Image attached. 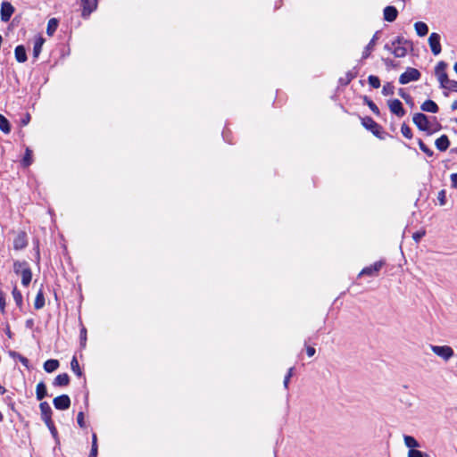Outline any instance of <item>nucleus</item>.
Listing matches in <instances>:
<instances>
[{"label":"nucleus","instance_id":"obj_1","mask_svg":"<svg viewBox=\"0 0 457 457\" xmlns=\"http://www.w3.org/2000/svg\"><path fill=\"white\" fill-rule=\"evenodd\" d=\"M361 125L370 130L378 138L383 139L381 135L382 127L377 123L371 117L366 116L361 119Z\"/></svg>","mask_w":457,"mask_h":457},{"label":"nucleus","instance_id":"obj_2","mask_svg":"<svg viewBox=\"0 0 457 457\" xmlns=\"http://www.w3.org/2000/svg\"><path fill=\"white\" fill-rule=\"evenodd\" d=\"M447 67L446 62L440 61L435 67V75L436 76L441 87L445 88L447 87L451 79H449L445 69Z\"/></svg>","mask_w":457,"mask_h":457},{"label":"nucleus","instance_id":"obj_3","mask_svg":"<svg viewBox=\"0 0 457 457\" xmlns=\"http://www.w3.org/2000/svg\"><path fill=\"white\" fill-rule=\"evenodd\" d=\"M430 349L436 355L442 358L445 361H449L454 355L453 348L449 345H430Z\"/></svg>","mask_w":457,"mask_h":457},{"label":"nucleus","instance_id":"obj_4","mask_svg":"<svg viewBox=\"0 0 457 457\" xmlns=\"http://www.w3.org/2000/svg\"><path fill=\"white\" fill-rule=\"evenodd\" d=\"M420 76L421 74L419 71V70L408 67L406 71L400 75L399 83L402 85H405L411 81H417L420 79Z\"/></svg>","mask_w":457,"mask_h":457},{"label":"nucleus","instance_id":"obj_5","mask_svg":"<svg viewBox=\"0 0 457 457\" xmlns=\"http://www.w3.org/2000/svg\"><path fill=\"white\" fill-rule=\"evenodd\" d=\"M412 121L420 130L428 131L429 135L431 134V132L428 131L429 121L427 115L422 112H417L413 115Z\"/></svg>","mask_w":457,"mask_h":457},{"label":"nucleus","instance_id":"obj_6","mask_svg":"<svg viewBox=\"0 0 457 457\" xmlns=\"http://www.w3.org/2000/svg\"><path fill=\"white\" fill-rule=\"evenodd\" d=\"M387 105L390 112L397 117H403L405 115V110L403 104L398 99H391L387 101Z\"/></svg>","mask_w":457,"mask_h":457},{"label":"nucleus","instance_id":"obj_7","mask_svg":"<svg viewBox=\"0 0 457 457\" xmlns=\"http://www.w3.org/2000/svg\"><path fill=\"white\" fill-rule=\"evenodd\" d=\"M440 39V35L436 32L431 33L428 37V45L434 55H438L442 51Z\"/></svg>","mask_w":457,"mask_h":457},{"label":"nucleus","instance_id":"obj_8","mask_svg":"<svg viewBox=\"0 0 457 457\" xmlns=\"http://www.w3.org/2000/svg\"><path fill=\"white\" fill-rule=\"evenodd\" d=\"M14 7L10 2H3L1 4L0 16L1 21L4 22H7L10 21L12 15L14 12Z\"/></svg>","mask_w":457,"mask_h":457},{"label":"nucleus","instance_id":"obj_9","mask_svg":"<svg viewBox=\"0 0 457 457\" xmlns=\"http://www.w3.org/2000/svg\"><path fill=\"white\" fill-rule=\"evenodd\" d=\"M53 403L55 409L64 411L70 408L71 399L68 395H61L54 399Z\"/></svg>","mask_w":457,"mask_h":457},{"label":"nucleus","instance_id":"obj_10","mask_svg":"<svg viewBox=\"0 0 457 457\" xmlns=\"http://www.w3.org/2000/svg\"><path fill=\"white\" fill-rule=\"evenodd\" d=\"M82 5V17L87 18L96 8L98 0H80Z\"/></svg>","mask_w":457,"mask_h":457},{"label":"nucleus","instance_id":"obj_11","mask_svg":"<svg viewBox=\"0 0 457 457\" xmlns=\"http://www.w3.org/2000/svg\"><path fill=\"white\" fill-rule=\"evenodd\" d=\"M383 265H384L383 261L376 262L372 265L362 269V270L360 272L359 276H363V275L376 276L378 273V271L381 270Z\"/></svg>","mask_w":457,"mask_h":457},{"label":"nucleus","instance_id":"obj_12","mask_svg":"<svg viewBox=\"0 0 457 457\" xmlns=\"http://www.w3.org/2000/svg\"><path fill=\"white\" fill-rule=\"evenodd\" d=\"M28 245L27 235L25 232H20L13 239V248L15 250H22Z\"/></svg>","mask_w":457,"mask_h":457},{"label":"nucleus","instance_id":"obj_13","mask_svg":"<svg viewBox=\"0 0 457 457\" xmlns=\"http://www.w3.org/2000/svg\"><path fill=\"white\" fill-rule=\"evenodd\" d=\"M398 15L397 9L393 5H388L384 9V20L388 22H393L396 20Z\"/></svg>","mask_w":457,"mask_h":457},{"label":"nucleus","instance_id":"obj_14","mask_svg":"<svg viewBox=\"0 0 457 457\" xmlns=\"http://www.w3.org/2000/svg\"><path fill=\"white\" fill-rule=\"evenodd\" d=\"M423 112L436 113L439 110L438 105L433 100L428 99L420 105Z\"/></svg>","mask_w":457,"mask_h":457},{"label":"nucleus","instance_id":"obj_15","mask_svg":"<svg viewBox=\"0 0 457 457\" xmlns=\"http://www.w3.org/2000/svg\"><path fill=\"white\" fill-rule=\"evenodd\" d=\"M436 147L441 152H445L450 145V140L446 135H442L435 142Z\"/></svg>","mask_w":457,"mask_h":457},{"label":"nucleus","instance_id":"obj_16","mask_svg":"<svg viewBox=\"0 0 457 457\" xmlns=\"http://www.w3.org/2000/svg\"><path fill=\"white\" fill-rule=\"evenodd\" d=\"M15 59L18 62H25L28 59L24 46L19 45L14 50Z\"/></svg>","mask_w":457,"mask_h":457},{"label":"nucleus","instance_id":"obj_17","mask_svg":"<svg viewBox=\"0 0 457 457\" xmlns=\"http://www.w3.org/2000/svg\"><path fill=\"white\" fill-rule=\"evenodd\" d=\"M21 284L24 287H28L32 279V272L30 267H27L21 270Z\"/></svg>","mask_w":457,"mask_h":457},{"label":"nucleus","instance_id":"obj_18","mask_svg":"<svg viewBox=\"0 0 457 457\" xmlns=\"http://www.w3.org/2000/svg\"><path fill=\"white\" fill-rule=\"evenodd\" d=\"M378 32H376L374 34L371 40L369 42V44L364 48V50L362 52V56H361L362 59H366L370 56V54L371 51L373 50V47L376 44V41L378 39Z\"/></svg>","mask_w":457,"mask_h":457},{"label":"nucleus","instance_id":"obj_19","mask_svg":"<svg viewBox=\"0 0 457 457\" xmlns=\"http://www.w3.org/2000/svg\"><path fill=\"white\" fill-rule=\"evenodd\" d=\"M70 382V377L67 373L59 374L54 378L53 384L54 386H64Z\"/></svg>","mask_w":457,"mask_h":457},{"label":"nucleus","instance_id":"obj_20","mask_svg":"<svg viewBox=\"0 0 457 457\" xmlns=\"http://www.w3.org/2000/svg\"><path fill=\"white\" fill-rule=\"evenodd\" d=\"M47 395L46 386L43 381H40L36 387V397L38 401L43 400Z\"/></svg>","mask_w":457,"mask_h":457},{"label":"nucleus","instance_id":"obj_21","mask_svg":"<svg viewBox=\"0 0 457 457\" xmlns=\"http://www.w3.org/2000/svg\"><path fill=\"white\" fill-rule=\"evenodd\" d=\"M60 363L58 360L55 359H50L45 361L44 363V370L47 373H51L54 370H56L59 367Z\"/></svg>","mask_w":457,"mask_h":457},{"label":"nucleus","instance_id":"obj_22","mask_svg":"<svg viewBox=\"0 0 457 457\" xmlns=\"http://www.w3.org/2000/svg\"><path fill=\"white\" fill-rule=\"evenodd\" d=\"M414 29L416 30L417 35L420 37H424L428 33V27L423 21L415 22Z\"/></svg>","mask_w":457,"mask_h":457},{"label":"nucleus","instance_id":"obj_23","mask_svg":"<svg viewBox=\"0 0 457 457\" xmlns=\"http://www.w3.org/2000/svg\"><path fill=\"white\" fill-rule=\"evenodd\" d=\"M45 43V39L42 37H38L35 42L33 46V57L37 58L42 51L43 45Z\"/></svg>","mask_w":457,"mask_h":457},{"label":"nucleus","instance_id":"obj_24","mask_svg":"<svg viewBox=\"0 0 457 457\" xmlns=\"http://www.w3.org/2000/svg\"><path fill=\"white\" fill-rule=\"evenodd\" d=\"M41 419L52 416L53 411L47 402H41L39 404Z\"/></svg>","mask_w":457,"mask_h":457},{"label":"nucleus","instance_id":"obj_25","mask_svg":"<svg viewBox=\"0 0 457 457\" xmlns=\"http://www.w3.org/2000/svg\"><path fill=\"white\" fill-rule=\"evenodd\" d=\"M44 306H45V296H44L42 289H40L36 295V299L34 302V307L36 310H40Z\"/></svg>","mask_w":457,"mask_h":457},{"label":"nucleus","instance_id":"obj_26","mask_svg":"<svg viewBox=\"0 0 457 457\" xmlns=\"http://www.w3.org/2000/svg\"><path fill=\"white\" fill-rule=\"evenodd\" d=\"M403 441L405 445L411 449H415L420 446L419 442L411 436H404Z\"/></svg>","mask_w":457,"mask_h":457},{"label":"nucleus","instance_id":"obj_27","mask_svg":"<svg viewBox=\"0 0 457 457\" xmlns=\"http://www.w3.org/2000/svg\"><path fill=\"white\" fill-rule=\"evenodd\" d=\"M0 129L5 134L10 133L11 131V125L9 120L0 113Z\"/></svg>","mask_w":457,"mask_h":457},{"label":"nucleus","instance_id":"obj_28","mask_svg":"<svg viewBox=\"0 0 457 457\" xmlns=\"http://www.w3.org/2000/svg\"><path fill=\"white\" fill-rule=\"evenodd\" d=\"M29 263L26 261H15L13 262V271L17 275L21 274V270L29 267Z\"/></svg>","mask_w":457,"mask_h":457},{"label":"nucleus","instance_id":"obj_29","mask_svg":"<svg viewBox=\"0 0 457 457\" xmlns=\"http://www.w3.org/2000/svg\"><path fill=\"white\" fill-rule=\"evenodd\" d=\"M363 102L365 104H367L369 106V108L371 110V112L378 116L380 114V111L378 109V107L376 105V104L370 100L368 96H364L363 97Z\"/></svg>","mask_w":457,"mask_h":457},{"label":"nucleus","instance_id":"obj_30","mask_svg":"<svg viewBox=\"0 0 457 457\" xmlns=\"http://www.w3.org/2000/svg\"><path fill=\"white\" fill-rule=\"evenodd\" d=\"M57 27H58V21L55 18L50 19L48 21V24H47L46 33L49 36H52L55 32Z\"/></svg>","mask_w":457,"mask_h":457},{"label":"nucleus","instance_id":"obj_31","mask_svg":"<svg viewBox=\"0 0 457 457\" xmlns=\"http://www.w3.org/2000/svg\"><path fill=\"white\" fill-rule=\"evenodd\" d=\"M392 54L397 58L404 57L407 54V49L403 46H395Z\"/></svg>","mask_w":457,"mask_h":457},{"label":"nucleus","instance_id":"obj_32","mask_svg":"<svg viewBox=\"0 0 457 457\" xmlns=\"http://www.w3.org/2000/svg\"><path fill=\"white\" fill-rule=\"evenodd\" d=\"M398 95L405 101L407 104H409L411 107H413L414 102L412 97L407 94L403 88H399Z\"/></svg>","mask_w":457,"mask_h":457},{"label":"nucleus","instance_id":"obj_33","mask_svg":"<svg viewBox=\"0 0 457 457\" xmlns=\"http://www.w3.org/2000/svg\"><path fill=\"white\" fill-rule=\"evenodd\" d=\"M71 370L78 376V377H81L82 376V371L80 370V367H79V361L77 360V358L75 356H73L71 361Z\"/></svg>","mask_w":457,"mask_h":457},{"label":"nucleus","instance_id":"obj_34","mask_svg":"<svg viewBox=\"0 0 457 457\" xmlns=\"http://www.w3.org/2000/svg\"><path fill=\"white\" fill-rule=\"evenodd\" d=\"M32 151L29 148H26L25 155L21 161V164L23 167H29L32 163L31 159Z\"/></svg>","mask_w":457,"mask_h":457},{"label":"nucleus","instance_id":"obj_35","mask_svg":"<svg viewBox=\"0 0 457 457\" xmlns=\"http://www.w3.org/2000/svg\"><path fill=\"white\" fill-rule=\"evenodd\" d=\"M356 77V73H353L352 71H348L345 74V78L339 79V83L343 86L348 85L354 78Z\"/></svg>","mask_w":457,"mask_h":457},{"label":"nucleus","instance_id":"obj_36","mask_svg":"<svg viewBox=\"0 0 457 457\" xmlns=\"http://www.w3.org/2000/svg\"><path fill=\"white\" fill-rule=\"evenodd\" d=\"M12 296L13 299L17 304L18 307L21 308L22 306V295L21 293L17 289V287H14L12 290Z\"/></svg>","mask_w":457,"mask_h":457},{"label":"nucleus","instance_id":"obj_37","mask_svg":"<svg viewBox=\"0 0 457 457\" xmlns=\"http://www.w3.org/2000/svg\"><path fill=\"white\" fill-rule=\"evenodd\" d=\"M401 132L403 136L408 139H411L413 137L411 128L406 123L402 124Z\"/></svg>","mask_w":457,"mask_h":457},{"label":"nucleus","instance_id":"obj_38","mask_svg":"<svg viewBox=\"0 0 457 457\" xmlns=\"http://www.w3.org/2000/svg\"><path fill=\"white\" fill-rule=\"evenodd\" d=\"M418 145L420 146V149L424 153L426 154L428 156L431 157L433 156L434 154V152L429 148L428 147L425 143L420 139L419 138L418 139Z\"/></svg>","mask_w":457,"mask_h":457},{"label":"nucleus","instance_id":"obj_39","mask_svg":"<svg viewBox=\"0 0 457 457\" xmlns=\"http://www.w3.org/2000/svg\"><path fill=\"white\" fill-rule=\"evenodd\" d=\"M368 82L373 88H378L380 87V79L375 75H370L368 77Z\"/></svg>","mask_w":457,"mask_h":457},{"label":"nucleus","instance_id":"obj_40","mask_svg":"<svg viewBox=\"0 0 457 457\" xmlns=\"http://www.w3.org/2000/svg\"><path fill=\"white\" fill-rule=\"evenodd\" d=\"M427 453L417 449H411L408 452V457H426Z\"/></svg>","mask_w":457,"mask_h":457},{"label":"nucleus","instance_id":"obj_41","mask_svg":"<svg viewBox=\"0 0 457 457\" xmlns=\"http://www.w3.org/2000/svg\"><path fill=\"white\" fill-rule=\"evenodd\" d=\"M437 200L440 205H445L446 204V191L442 189L437 194Z\"/></svg>","mask_w":457,"mask_h":457},{"label":"nucleus","instance_id":"obj_42","mask_svg":"<svg viewBox=\"0 0 457 457\" xmlns=\"http://www.w3.org/2000/svg\"><path fill=\"white\" fill-rule=\"evenodd\" d=\"M382 94L384 96L393 95L394 94V87L390 83H386L383 87Z\"/></svg>","mask_w":457,"mask_h":457},{"label":"nucleus","instance_id":"obj_43","mask_svg":"<svg viewBox=\"0 0 457 457\" xmlns=\"http://www.w3.org/2000/svg\"><path fill=\"white\" fill-rule=\"evenodd\" d=\"M48 429H49L52 436L54 437L55 444L60 445V439H59L58 432H57L55 426L54 425V426L48 428Z\"/></svg>","mask_w":457,"mask_h":457},{"label":"nucleus","instance_id":"obj_44","mask_svg":"<svg viewBox=\"0 0 457 457\" xmlns=\"http://www.w3.org/2000/svg\"><path fill=\"white\" fill-rule=\"evenodd\" d=\"M77 422H78V425L84 428L86 427V424H85V420H84V412L83 411H79L77 415Z\"/></svg>","mask_w":457,"mask_h":457},{"label":"nucleus","instance_id":"obj_45","mask_svg":"<svg viewBox=\"0 0 457 457\" xmlns=\"http://www.w3.org/2000/svg\"><path fill=\"white\" fill-rule=\"evenodd\" d=\"M405 43H407V40L404 39L403 37L398 36L392 41V46H403Z\"/></svg>","mask_w":457,"mask_h":457},{"label":"nucleus","instance_id":"obj_46","mask_svg":"<svg viewBox=\"0 0 457 457\" xmlns=\"http://www.w3.org/2000/svg\"><path fill=\"white\" fill-rule=\"evenodd\" d=\"M425 236V231H417L413 233L412 238L413 240L418 243L420 240Z\"/></svg>","mask_w":457,"mask_h":457},{"label":"nucleus","instance_id":"obj_47","mask_svg":"<svg viewBox=\"0 0 457 457\" xmlns=\"http://www.w3.org/2000/svg\"><path fill=\"white\" fill-rule=\"evenodd\" d=\"M87 340V329L85 328H82L80 330V344L82 346H85Z\"/></svg>","mask_w":457,"mask_h":457},{"label":"nucleus","instance_id":"obj_48","mask_svg":"<svg viewBox=\"0 0 457 457\" xmlns=\"http://www.w3.org/2000/svg\"><path fill=\"white\" fill-rule=\"evenodd\" d=\"M445 89H449L454 92H457V81L455 80H450L447 87H445Z\"/></svg>","mask_w":457,"mask_h":457},{"label":"nucleus","instance_id":"obj_49","mask_svg":"<svg viewBox=\"0 0 457 457\" xmlns=\"http://www.w3.org/2000/svg\"><path fill=\"white\" fill-rule=\"evenodd\" d=\"M96 456H97V444L93 443L88 457H96Z\"/></svg>","mask_w":457,"mask_h":457},{"label":"nucleus","instance_id":"obj_50","mask_svg":"<svg viewBox=\"0 0 457 457\" xmlns=\"http://www.w3.org/2000/svg\"><path fill=\"white\" fill-rule=\"evenodd\" d=\"M450 179L452 182V187L457 189V173L451 174Z\"/></svg>","mask_w":457,"mask_h":457},{"label":"nucleus","instance_id":"obj_51","mask_svg":"<svg viewBox=\"0 0 457 457\" xmlns=\"http://www.w3.org/2000/svg\"><path fill=\"white\" fill-rule=\"evenodd\" d=\"M42 420L45 422V424H46V426L47 428H50V427H52V426H54V421H53V420H52V416L47 417V418H43V419H42Z\"/></svg>","mask_w":457,"mask_h":457},{"label":"nucleus","instance_id":"obj_52","mask_svg":"<svg viewBox=\"0 0 457 457\" xmlns=\"http://www.w3.org/2000/svg\"><path fill=\"white\" fill-rule=\"evenodd\" d=\"M5 306V297L3 292L0 291V309L3 312Z\"/></svg>","mask_w":457,"mask_h":457},{"label":"nucleus","instance_id":"obj_53","mask_svg":"<svg viewBox=\"0 0 457 457\" xmlns=\"http://www.w3.org/2000/svg\"><path fill=\"white\" fill-rule=\"evenodd\" d=\"M306 353H307V355H308L309 357H312V356L315 354L316 350H315V348H314V347H312V346H307V347H306Z\"/></svg>","mask_w":457,"mask_h":457},{"label":"nucleus","instance_id":"obj_54","mask_svg":"<svg viewBox=\"0 0 457 457\" xmlns=\"http://www.w3.org/2000/svg\"><path fill=\"white\" fill-rule=\"evenodd\" d=\"M385 64L387 66V67H395V64H394V61L393 60H390V59H383Z\"/></svg>","mask_w":457,"mask_h":457},{"label":"nucleus","instance_id":"obj_55","mask_svg":"<svg viewBox=\"0 0 457 457\" xmlns=\"http://www.w3.org/2000/svg\"><path fill=\"white\" fill-rule=\"evenodd\" d=\"M33 325H34V320L32 319L26 320V327L28 328H31L33 327Z\"/></svg>","mask_w":457,"mask_h":457},{"label":"nucleus","instance_id":"obj_56","mask_svg":"<svg viewBox=\"0 0 457 457\" xmlns=\"http://www.w3.org/2000/svg\"><path fill=\"white\" fill-rule=\"evenodd\" d=\"M290 378H289V376H287V375L285 376V378H284V382H283V384H284V386H285L286 388H287V387H288V383H289Z\"/></svg>","mask_w":457,"mask_h":457},{"label":"nucleus","instance_id":"obj_57","mask_svg":"<svg viewBox=\"0 0 457 457\" xmlns=\"http://www.w3.org/2000/svg\"><path fill=\"white\" fill-rule=\"evenodd\" d=\"M384 49L392 53V51H393V49H394V46H392V44H391V45H389V44H386V45L384 46Z\"/></svg>","mask_w":457,"mask_h":457},{"label":"nucleus","instance_id":"obj_58","mask_svg":"<svg viewBox=\"0 0 457 457\" xmlns=\"http://www.w3.org/2000/svg\"><path fill=\"white\" fill-rule=\"evenodd\" d=\"M29 119H30V117H29V115L28 114V115H27V117H26V119H23V120H22V124H23V125H27V124L29 123Z\"/></svg>","mask_w":457,"mask_h":457},{"label":"nucleus","instance_id":"obj_59","mask_svg":"<svg viewBox=\"0 0 457 457\" xmlns=\"http://www.w3.org/2000/svg\"><path fill=\"white\" fill-rule=\"evenodd\" d=\"M293 370H294V368H290L287 373V376H289V378H291L293 376Z\"/></svg>","mask_w":457,"mask_h":457},{"label":"nucleus","instance_id":"obj_60","mask_svg":"<svg viewBox=\"0 0 457 457\" xmlns=\"http://www.w3.org/2000/svg\"><path fill=\"white\" fill-rule=\"evenodd\" d=\"M452 110H457V101H454L451 105Z\"/></svg>","mask_w":457,"mask_h":457},{"label":"nucleus","instance_id":"obj_61","mask_svg":"<svg viewBox=\"0 0 457 457\" xmlns=\"http://www.w3.org/2000/svg\"><path fill=\"white\" fill-rule=\"evenodd\" d=\"M6 389L2 385H0V395H4Z\"/></svg>","mask_w":457,"mask_h":457},{"label":"nucleus","instance_id":"obj_62","mask_svg":"<svg viewBox=\"0 0 457 457\" xmlns=\"http://www.w3.org/2000/svg\"><path fill=\"white\" fill-rule=\"evenodd\" d=\"M93 443L96 444V434H94L92 436V444Z\"/></svg>","mask_w":457,"mask_h":457},{"label":"nucleus","instance_id":"obj_63","mask_svg":"<svg viewBox=\"0 0 457 457\" xmlns=\"http://www.w3.org/2000/svg\"><path fill=\"white\" fill-rule=\"evenodd\" d=\"M21 362H22L23 364H26V363L28 362V360H27L26 358L22 357V358H21Z\"/></svg>","mask_w":457,"mask_h":457},{"label":"nucleus","instance_id":"obj_64","mask_svg":"<svg viewBox=\"0 0 457 457\" xmlns=\"http://www.w3.org/2000/svg\"><path fill=\"white\" fill-rule=\"evenodd\" d=\"M453 70L457 73V62L453 65Z\"/></svg>","mask_w":457,"mask_h":457}]
</instances>
